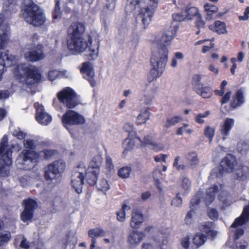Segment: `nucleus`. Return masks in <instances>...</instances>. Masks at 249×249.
<instances>
[{
    "label": "nucleus",
    "mask_w": 249,
    "mask_h": 249,
    "mask_svg": "<svg viewBox=\"0 0 249 249\" xmlns=\"http://www.w3.org/2000/svg\"><path fill=\"white\" fill-rule=\"evenodd\" d=\"M67 45L68 49L74 53L85 52L89 60H94L99 55L100 42L98 40L92 41L90 36L88 41L82 36L68 38Z\"/></svg>",
    "instance_id": "nucleus-1"
},
{
    "label": "nucleus",
    "mask_w": 249,
    "mask_h": 249,
    "mask_svg": "<svg viewBox=\"0 0 249 249\" xmlns=\"http://www.w3.org/2000/svg\"><path fill=\"white\" fill-rule=\"evenodd\" d=\"M55 153V151L50 149H44L39 153L23 150L18 156L16 164L20 169L30 170L34 167L39 159H49Z\"/></svg>",
    "instance_id": "nucleus-2"
},
{
    "label": "nucleus",
    "mask_w": 249,
    "mask_h": 249,
    "mask_svg": "<svg viewBox=\"0 0 249 249\" xmlns=\"http://www.w3.org/2000/svg\"><path fill=\"white\" fill-rule=\"evenodd\" d=\"M13 73L15 78L26 86L34 85L41 79V74L38 68L28 64L18 65L14 68Z\"/></svg>",
    "instance_id": "nucleus-3"
},
{
    "label": "nucleus",
    "mask_w": 249,
    "mask_h": 249,
    "mask_svg": "<svg viewBox=\"0 0 249 249\" xmlns=\"http://www.w3.org/2000/svg\"><path fill=\"white\" fill-rule=\"evenodd\" d=\"M249 214V205L244 207L240 216L235 220L230 227V234L234 239V242L231 245L232 249H246L248 246V243L243 240H240L239 238L244 233L241 226L248 221Z\"/></svg>",
    "instance_id": "nucleus-4"
},
{
    "label": "nucleus",
    "mask_w": 249,
    "mask_h": 249,
    "mask_svg": "<svg viewBox=\"0 0 249 249\" xmlns=\"http://www.w3.org/2000/svg\"><path fill=\"white\" fill-rule=\"evenodd\" d=\"M168 54V50L165 47L158 52H153L150 62L152 69L147 76L149 82H152L161 75L167 62Z\"/></svg>",
    "instance_id": "nucleus-5"
},
{
    "label": "nucleus",
    "mask_w": 249,
    "mask_h": 249,
    "mask_svg": "<svg viewBox=\"0 0 249 249\" xmlns=\"http://www.w3.org/2000/svg\"><path fill=\"white\" fill-rule=\"evenodd\" d=\"M23 17L29 24L40 26L45 21L43 11L32 0H24Z\"/></svg>",
    "instance_id": "nucleus-6"
},
{
    "label": "nucleus",
    "mask_w": 249,
    "mask_h": 249,
    "mask_svg": "<svg viewBox=\"0 0 249 249\" xmlns=\"http://www.w3.org/2000/svg\"><path fill=\"white\" fill-rule=\"evenodd\" d=\"M66 168V163L62 160L49 164L45 168V178L50 187L57 185L61 180L62 174Z\"/></svg>",
    "instance_id": "nucleus-7"
},
{
    "label": "nucleus",
    "mask_w": 249,
    "mask_h": 249,
    "mask_svg": "<svg viewBox=\"0 0 249 249\" xmlns=\"http://www.w3.org/2000/svg\"><path fill=\"white\" fill-rule=\"evenodd\" d=\"M12 152L8 145V137L4 135L0 142V174L7 176L9 166L12 163Z\"/></svg>",
    "instance_id": "nucleus-8"
},
{
    "label": "nucleus",
    "mask_w": 249,
    "mask_h": 249,
    "mask_svg": "<svg viewBox=\"0 0 249 249\" xmlns=\"http://www.w3.org/2000/svg\"><path fill=\"white\" fill-rule=\"evenodd\" d=\"M60 102L68 108H73L81 103L80 96L71 88L66 87L57 93Z\"/></svg>",
    "instance_id": "nucleus-9"
},
{
    "label": "nucleus",
    "mask_w": 249,
    "mask_h": 249,
    "mask_svg": "<svg viewBox=\"0 0 249 249\" xmlns=\"http://www.w3.org/2000/svg\"><path fill=\"white\" fill-rule=\"evenodd\" d=\"M84 177L87 179V169L84 163H81L73 169L71 177V185L78 194L82 191Z\"/></svg>",
    "instance_id": "nucleus-10"
},
{
    "label": "nucleus",
    "mask_w": 249,
    "mask_h": 249,
    "mask_svg": "<svg viewBox=\"0 0 249 249\" xmlns=\"http://www.w3.org/2000/svg\"><path fill=\"white\" fill-rule=\"evenodd\" d=\"M102 162V158L101 155L95 156L90 161L89 167L87 169V178L88 182L91 185L95 184L97 176L99 173V168Z\"/></svg>",
    "instance_id": "nucleus-11"
},
{
    "label": "nucleus",
    "mask_w": 249,
    "mask_h": 249,
    "mask_svg": "<svg viewBox=\"0 0 249 249\" xmlns=\"http://www.w3.org/2000/svg\"><path fill=\"white\" fill-rule=\"evenodd\" d=\"M168 237L162 233L155 236L149 243H144L142 249H167Z\"/></svg>",
    "instance_id": "nucleus-12"
},
{
    "label": "nucleus",
    "mask_w": 249,
    "mask_h": 249,
    "mask_svg": "<svg viewBox=\"0 0 249 249\" xmlns=\"http://www.w3.org/2000/svg\"><path fill=\"white\" fill-rule=\"evenodd\" d=\"M62 122L67 128L69 125L82 124L85 122L84 118L76 112L70 110L63 116Z\"/></svg>",
    "instance_id": "nucleus-13"
},
{
    "label": "nucleus",
    "mask_w": 249,
    "mask_h": 249,
    "mask_svg": "<svg viewBox=\"0 0 249 249\" xmlns=\"http://www.w3.org/2000/svg\"><path fill=\"white\" fill-rule=\"evenodd\" d=\"M43 48V45L41 44H38L36 46L32 45L24 54L25 59L29 61L36 62L43 59L44 55Z\"/></svg>",
    "instance_id": "nucleus-14"
},
{
    "label": "nucleus",
    "mask_w": 249,
    "mask_h": 249,
    "mask_svg": "<svg viewBox=\"0 0 249 249\" xmlns=\"http://www.w3.org/2000/svg\"><path fill=\"white\" fill-rule=\"evenodd\" d=\"M23 204L24 210L21 213V219L26 222L32 219L34 211L37 207V204L35 200L30 198L24 200Z\"/></svg>",
    "instance_id": "nucleus-15"
},
{
    "label": "nucleus",
    "mask_w": 249,
    "mask_h": 249,
    "mask_svg": "<svg viewBox=\"0 0 249 249\" xmlns=\"http://www.w3.org/2000/svg\"><path fill=\"white\" fill-rule=\"evenodd\" d=\"M157 7L158 4L156 2L149 0L147 7L141 10L140 15L144 26H147L150 23Z\"/></svg>",
    "instance_id": "nucleus-16"
},
{
    "label": "nucleus",
    "mask_w": 249,
    "mask_h": 249,
    "mask_svg": "<svg viewBox=\"0 0 249 249\" xmlns=\"http://www.w3.org/2000/svg\"><path fill=\"white\" fill-rule=\"evenodd\" d=\"M34 106L36 108V119L37 121L40 124L44 125H47L50 124L52 121V117L50 114L45 112L44 107L38 103H36Z\"/></svg>",
    "instance_id": "nucleus-17"
},
{
    "label": "nucleus",
    "mask_w": 249,
    "mask_h": 249,
    "mask_svg": "<svg viewBox=\"0 0 249 249\" xmlns=\"http://www.w3.org/2000/svg\"><path fill=\"white\" fill-rule=\"evenodd\" d=\"M145 237L144 232L142 231L133 230L128 234L127 242L128 246L134 248L140 245Z\"/></svg>",
    "instance_id": "nucleus-18"
},
{
    "label": "nucleus",
    "mask_w": 249,
    "mask_h": 249,
    "mask_svg": "<svg viewBox=\"0 0 249 249\" xmlns=\"http://www.w3.org/2000/svg\"><path fill=\"white\" fill-rule=\"evenodd\" d=\"M80 71L83 77L88 80L91 86L94 87L96 82L94 79V71L91 64L89 62L83 63Z\"/></svg>",
    "instance_id": "nucleus-19"
},
{
    "label": "nucleus",
    "mask_w": 249,
    "mask_h": 249,
    "mask_svg": "<svg viewBox=\"0 0 249 249\" xmlns=\"http://www.w3.org/2000/svg\"><path fill=\"white\" fill-rule=\"evenodd\" d=\"M235 121L232 118H227L219 127V133L223 141L226 140L230 135V132L234 125Z\"/></svg>",
    "instance_id": "nucleus-20"
},
{
    "label": "nucleus",
    "mask_w": 249,
    "mask_h": 249,
    "mask_svg": "<svg viewBox=\"0 0 249 249\" xmlns=\"http://www.w3.org/2000/svg\"><path fill=\"white\" fill-rule=\"evenodd\" d=\"M17 59L15 56H11L6 53L3 54L0 53V82L2 80V73L5 71V66H11L16 63Z\"/></svg>",
    "instance_id": "nucleus-21"
},
{
    "label": "nucleus",
    "mask_w": 249,
    "mask_h": 249,
    "mask_svg": "<svg viewBox=\"0 0 249 249\" xmlns=\"http://www.w3.org/2000/svg\"><path fill=\"white\" fill-rule=\"evenodd\" d=\"M236 164V160L232 155L228 154L220 162V170L223 172L231 173Z\"/></svg>",
    "instance_id": "nucleus-22"
},
{
    "label": "nucleus",
    "mask_w": 249,
    "mask_h": 249,
    "mask_svg": "<svg viewBox=\"0 0 249 249\" xmlns=\"http://www.w3.org/2000/svg\"><path fill=\"white\" fill-rule=\"evenodd\" d=\"M130 226L134 229H138L142 225L144 221V216L141 211L134 210L131 215Z\"/></svg>",
    "instance_id": "nucleus-23"
},
{
    "label": "nucleus",
    "mask_w": 249,
    "mask_h": 249,
    "mask_svg": "<svg viewBox=\"0 0 249 249\" xmlns=\"http://www.w3.org/2000/svg\"><path fill=\"white\" fill-rule=\"evenodd\" d=\"M85 31L84 25L80 22H74L68 30V38L81 37Z\"/></svg>",
    "instance_id": "nucleus-24"
},
{
    "label": "nucleus",
    "mask_w": 249,
    "mask_h": 249,
    "mask_svg": "<svg viewBox=\"0 0 249 249\" xmlns=\"http://www.w3.org/2000/svg\"><path fill=\"white\" fill-rule=\"evenodd\" d=\"M140 141L142 145H149L150 149L156 151H161L163 149L164 145L162 143L157 142L154 141L150 136L145 137L143 140L139 137L136 138Z\"/></svg>",
    "instance_id": "nucleus-25"
},
{
    "label": "nucleus",
    "mask_w": 249,
    "mask_h": 249,
    "mask_svg": "<svg viewBox=\"0 0 249 249\" xmlns=\"http://www.w3.org/2000/svg\"><path fill=\"white\" fill-rule=\"evenodd\" d=\"M213 223L211 222H203L199 226V230L207 234L208 237L214 238L217 235V232L213 230Z\"/></svg>",
    "instance_id": "nucleus-26"
},
{
    "label": "nucleus",
    "mask_w": 249,
    "mask_h": 249,
    "mask_svg": "<svg viewBox=\"0 0 249 249\" xmlns=\"http://www.w3.org/2000/svg\"><path fill=\"white\" fill-rule=\"evenodd\" d=\"M199 201L196 197H194L191 201L190 211L186 214L185 217V222L187 224L192 223L196 215V212L194 209L195 205H197Z\"/></svg>",
    "instance_id": "nucleus-27"
},
{
    "label": "nucleus",
    "mask_w": 249,
    "mask_h": 249,
    "mask_svg": "<svg viewBox=\"0 0 249 249\" xmlns=\"http://www.w3.org/2000/svg\"><path fill=\"white\" fill-rule=\"evenodd\" d=\"M9 39V26H5V31H3V33H0V50L3 49L6 47L8 41ZM0 53L3 54V55H4L5 53L11 55L13 56L12 54L8 53L7 52H1L0 51Z\"/></svg>",
    "instance_id": "nucleus-28"
},
{
    "label": "nucleus",
    "mask_w": 249,
    "mask_h": 249,
    "mask_svg": "<svg viewBox=\"0 0 249 249\" xmlns=\"http://www.w3.org/2000/svg\"><path fill=\"white\" fill-rule=\"evenodd\" d=\"M218 190L217 186H213L207 190L204 197V202L206 205H209L213 202L215 198V193L217 192Z\"/></svg>",
    "instance_id": "nucleus-29"
},
{
    "label": "nucleus",
    "mask_w": 249,
    "mask_h": 249,
    "mask_svg": "<svg viewBox=\"0 0 249 249\" xmlns=\"http://www.w3.org/2000/svg\"><path fill=\"white\" fill-rule=\"evenodd\" d=\"M244 102L243 92L241 90H238L233 97L231 107L233 108H236L242 104Z\"/></svg>",
    "instance_id": "nucleus-30"
},
{
    "label": "nucleus",
    "mask_w": 249,
    "mask_h": 249,
    "mask_svg": "<svg viewBox=\"0 0 249 249\" xmlns=\"http://www.w3.org/2000/svg\"><path fill=\"white\" fill-rule=\"evenodd\" d=\"M244 102L243 92L241 90H238L233 97L231 107L233 108H236L242 104Z\"/></svg>",
    "instance_id": "nucleus-31"
},
{
    "label": "nucleus",
    "mask_w": 249,
    "mask_h": 249,
    "mask_svg": "<svg viewBox=\"0 0 249 249\" xmlns=\"http://www.w3.org/2000/svg\"><path fill=\"white\" fill-rule=\"evenodd\" d=\"M88 235L91 239H96V238L107 236V231L101 228H96L90 229L88 231Z\"/></svg>",
    "instance_id": "nucleus-32"
},
{
    "label": "nucleus",
    "mask_w": 249,
    "mask_h": 249,
    "mask_svg": "<svg viewBox=\"0 0 249 249\" xmlns=\"http://www.w3.org/2000/svg\"><path fill=\"white\" fill-rule=\"evenodd\" d=\"M185 15L186 17V20H191L194 17L196 18L200 15L198 9L195 7L187 6L185 10Z\"/></svg>",
    "instance_id": "nucleus-33"
},
{
    "label": "nucleus",
    "mask_w": 249,
    "mask_h": 249,
    "mask_svg": "<svg viewBox=\"0 0 249 249\" xmlns=\"http://www.w3.org/2000/svg\"><path fill=\"white\" fill-rule=\"evenodd\" d=\"M150 116V113L148 108L142 110L137 118L136 123L138 124H145L149 119Z\"/></svg>",
    "instance_id": "nucleus-34"
},
{
    "label": "nucleus",
    "mask_w": 249,
    "mask_h": 249,
    "mask_svg": "<svg viewBox=\"0 0 249 249\" xmlns=\"http://www.w3.org/2000/svg\"><path fill=\"white\" fill-rule=\"evenodd\" d=\"M130 206L124 203L122 208L116 212V218L119 222H124L125 220V212L130 210Z\"/></svg>",
    "instance_id": "nucleus-35"
},
{
    "label": "nucleus",
    "mask_w": 249,
    "mask_h": 249,
    "mask_svg": "<svg viewBox=\"0 0 249 249\" xmlns=\"http://www.w3.org/2000/svg\"><path fill=\"white\" fill-rule=\"evenodd\" d=\"M209 29L219 34H224L227 32L225 24L220 21H215L213 25L209 26Z\"/></svg>",
    "instance_id": "nucleus-36"
},
{
    "label": "nucleus",
    "mask_w": 249,
    "mask_h": 249,
    "mask_svg": "<svg viewBox=\"0 0 249 249\" xmlns=\"http://www.w3.org/2000/svg\"><path fill=\"white\" fill-rule=\"evenodd\" d=\"M173 38V37L164 32L160 40V46L158 50L156 52L159 51L161 48L164 47L168 49L167 46L170 45ZM167 50L168 51V50Z\"/></svg>",
    "instance_id": "nucleus-37"
},
{
    "label": "nucleus",
    "mask_w": 249,
    "mask_h": 249,
    "mask_svg": "<svg viewBox=\"0 0 249 249\" xmlns=\"http://www.w3.org/2000/svg\"><path fill=\"white\" fill-rule=\"evenodd\" d=\"M191 181L188 178H183L180 183V193L183 195L188 194L191 190Z\"/></svg>",
    "instance_id": "nucleus-38"
},
{
    "label": "nucleus",
    "mask_w": 249,
    "mask_h": 249,
    "mask_svg": "<svg viewBox=\"0 0 249 249\" xmlns=\"http://www.w3.org/2000/svg\"><path fill=\"white\" fill-rule=\"evenodd\" d=\"M195 91L203 98H209L212 96V90L208 87L203 86Z\"/></svg>",
    "instance_id": "nucleus-39"
},
{
    "label": "nucleus",
    "mask_w": 249,
    "mask_h": 249,
    "mask_svg": "<svg viewBox=\"0 0 249 249\" xmlns=\"http://www.w3.org/2000/svg\"><path fill=\"white\" fill-rule=\"evenodd\" d=\"M194 244L197 247L203 245L207 240V237L202 233L197 232L193 239Z\"/></svg>",
    "instance_id": "nucleus-40"
},
{
    "label": "nucleus",
    "mask_w": 249,
    "mask_h": 249,
    "mask_svg": "<svg viewBox=\"0 0 249 249\" xmlns=\"http://www.w3.org/2000/svg\"><path fill=\"white\" fill-rule=\"evenodd\" d=\"M182 118L180 116H175L168 118L164 124V127L168 128L182 121Z\"/></svg>",
    "instance_id": "nucleus-41"
},
{
    "label": "nucleus",
    "mask_w": 249,
    "mask_h": 249,
    "mask_svg": "<svg viewBox=\"0 0 249 249\" xmlns=\"http://www.w3.org/2000/svg\"><path fill=\"white\" fill-rule=\"evenodd\" d=\"M236 174L238 179L246 180L249 178V168L248 167H244L239 170Z\"/></svg>",
    "instance_id": "nucleus-42"
},
{
    "label": "nucleus",
    "mask_w": 249,
    "mask_h": 249,
    "mask_svg": "<svg viewBox=\"0 0 249 249\" xmlns=\"http://www.w3.org/2000/svg\"><path fill=\"white\" fill-rule=\"evenodd\" d=\"M186 159L189 164L192 167L196 165L199 162L197 155L195 152L189 153L186 155Z\"/></svg>",
    "instance_id": "nucleus-43"
},
{
    "label": "nucleus",
    "mask_w": 249,
    "mask_h": 249,
    "mask_svg": "<svg viewBox=\"0 0 249 249\" xmlns=\"http://www.w3.org/2000/svg\"><path fill=\"white\" fill-rule=\"evenodd\" d=\"M142 4L141 0H127V3L126 6L127 12H131L134 10L138 5Z\"/></svg>",
    "instance_id": "nucleus-44"
},
{
    "label": "nucleus",
    "mask_w": 249,
    "mask_h": 249,
    "mask_svg": "<svg viewBox=\"0 0 249 249\" xmlns=\"http://www.w3.org/2000/svg\"><path fill=\"white\" fill-rule=\"evenodd\" d=\"M189 124H188L184 123L182 126L178 127L176 131V134L178 136H181L185 132L187 134H191L193 133V131L192 129L188 128Z\"/></svg>",
    "instance_id": "nucleus-45"
},
{
    "label": "nucleus",
    "mask_w": 249,
    "mask_h": 249,
    "mask_svg": "<svg viewBox=\"0 0 249 249\" xmlns=\"http://www.w3.org/2000/svg\"><path fill=\"white\" fill-rule=\"evenodd\" d=\"M195 24V26L198 29V30L196 32V34L198 35L200 32V30L205 27V23L203 20L201 14L198 15V17L196 18Z\"/></svg>",
    "instance_id": "nucleus-46"
},
{
    "label": "nucleus",
    "mask_w": 249,
    "mask_h": 249,
    "mask_svg": "<svg viewBox=\"0 0 249 249\" xmlns=\"http://www.w3.org/2000/svg\"><path fill=\"white\" fill-rule=\"evenodd\" d=\"M201 75L200 74L195 75L192 79V84L194 90L203 86V84L201 82Z\"/></svg>",
    "instance_id": "nucleus-47"
},
{
    "label": "nucleus",
    "mask_w": 249,
    "mask_h": 249,
    "mask_svg": "<svg viewBox=\"0 0 249 249\" xmlns=\"http://www.w3.org/2000/svg\"><path fill=\"white\" fill-rule=\"evenodd\" d=\"M131 171V168L130 167H123L119 169L118 175L122 178H126L129 177Z\"/></svg>",
    "instance_id": "nucleus-48"
},
{
    "label": "nucleus",
    "mask_w": 249,
    "mask_h": 249,
    "mask_svg": "<svg viewBox=\"0 0 249 249\" xmlns=\"http://www.w3.org/2000/svg\"><path fill=\"white\" fill-rule=\"evenodd\" d=\"M11 238L10 232L4 231L0 233V247L7 243Z\"/></svg>",
    "instance_id": "nucleus-49"
},
{
    "label": "nucleus",
    "mask_w": 249,
    "mask_h": 249,
    "mask_svg": "<svg viewBox=\"0 0 249 249\" xmlns=\"http://www.w3.org/2000/svg\"><path fill=\"white\" fill-rule=\"evenodd\" d=\"M24 146L26 148L25 150L32 151L36 146L35 141L30 138H26L24 139L23 142Z\"/></svg>",
    "instance_id": "nucleus-50"
},
{
    "label": "nucleus",
    "mask_w": 249,
    "mask_h": 249,
    "mask_svg": "<svg viewBox=\"0 0 249 249\" xmlns=\"http://www.w3.org/2000/svg\"><path fill=\"white\" fill-rule=\"evenodd\" d=\"M178 29V25L177 23H172L169 28L164 32L170 35L171 36L174 37L176 36L177 31Z\"/></svg>",
    "instance_id": "nucleus-51"
},
{
    "label": "nucleus",
    "mask_w": 249,
    "mask_h": 249,
    "mask_svg": "<svg viewBox=\"0 0 249 249\" xmlns=\"http://www.w3.org/2000/svg\"><path fill=\"white\" fill-rule=\"evenodd\" d=\"M135 143V139L126 138L123 142V146L125 150H130L134 148Z\"/></svg>",
    "instance_id": "nucleus-52"
},
{
    "label": "nucleus",
    "mask_w": 249,
    "mask_h": 249,
    "mask_svg": "<svg viewBox=\"0 0 249 249\" xmlns=\"http://www.w3.org/2000/svg\"><path fill=\"white\" fill-rule=\"evenodd\" d=\"M97 187L99 190L105 193L110 188L107 180L105 179H101L100 180L97 185Z\"/></svg>",
    "instance_id": "nucleus-53"
},
{
    "label": "nucleus",
    "mask_w": 249,
    "mask_h": 249,
    "mask_svg": "<svg viewBox=\"0 0 249 249\" xmlns=\"http://www.w3.org/2000/svg\"><path fill=\"white\" fill-rule=\"evenodd\" d=\"M215 131L214 128L210 126H207L204 130L205 136L209 139V142L211 143L214 136Z\"/></svg>",
    "instance_id": "nucleus-54"
},
{
    "label": "nucleus",
    "mask_w": 249,
    "mask_h": 249,
    "mask_svg": "<svg viewBox=\"0 0 249 249\" xmlns=\"http://www.w3.org/2000/svg\"><path fill=\"white\" fill-rule=\"evenodd\" d=\"M3 9L5 11H13L15 7L14 2L15 0H3Z\"/></svg>",
    "instance_id": "nucleus-55"
},
{
    "label": "nucleus",
    "mask_w": 249,
    "mask_h": 249,
    "mask_svg": "<svg viewBox=\"0 0 249 249\" xmlns=\"http://www.w3.org/2000/svg\"><path fill=\"white\" fill-rule=\"evenodd\" d=\"M211 112L210 111H206L204 113L197 114L195 117V121L198 124H203L204 123V118L207 117Z\"/></svg>",
    "instance_id": "nucleus-56"
},
{
    "label": "nucleus",
    "mask_w": 249,
    "mask_h": 249,
    "mask_svg": "<svg viewBox=\"0 0 249 249\" xmlns=\"http://www.w3.org/2000/svg\"><path fill=\"white\" fill-rule=\"evenodd\" d=\"M60 0H55V4L54 11L53 13V17L54 19H56L59 18L61 16V10L59 5Z\"/></svg>",
    "instance_id": "nucleus-57"
},
{
    "label": "nucleus",
    "mask_w": 249,
    "mask_h": 249,
    "mask_svg": "<svg viewBox=\"0 0 249 249\" xmlns=\"http://www.w3.org/2000/svg\"><path fill=\"white\" fill-rule=\"evenodd\" d=\"M77 238L74 236H69L66 242V246L69 247L70 249H74L77 244Z\"/></svg>",
    "instance_id": "nucleus-58"
},
{
    "label": "nucleus",
    "mask_w": 249,
    "mask_h": 249,
    "mask_svg": "<svg viewBox=\"0 0 249 249\" xmlns=\"http://www.w3.org/2000/svg\"><path fill=\"white\" fill-rule=\"evenodd\" d=\"M180 160L179 156H177L174 161L173 166L177 170L179 171L181 170H184L185 169V166L183 164L179 163V161Z\"/></svg>",
    "instance_id": "nucleus-59"
},
{
    "label": "nucleus",
    "mask_w": 249,
    "mask_h": 249,
    "mask_svg": "<svg viewBox=\"0 0 249 249\" xmlns=\"http://www.w3.org/2000/svg\"><path fill=\"white\" fill-rule=\"evenodd\" d=\"M180 244L184 249H188L190 244V237L186 235L180 239Z\"/></svg>",
    "instance_id": "nucleus-60"
},
{
    "label": "nucleus",
    "mask_w": 249,
    "mask_h": 249,
    "mask_svg": "<svg viewBox=\"0 0 249 249\" xmlns=\"http://www.w3.org/2000/svg\"><path fill=\"white\" fill-rule=\"evenodd\" d=\"M204 8L206 11L208 12V14L211 15L217 12L218 11L217 7L211 4L207 3L204 5Z\"/></svg>",
    "instance_id": "nucleus-61"
},
{
    "label": "nucleus",
    "mask_w": 249,
    "mask_h": 249,
    "mask_svg": "<svg viewBox=\"0 0 249 249\" xmlns=\"http://www.w3.org/2000/svg\"><path fill=\"white\" fill-rule=\"evenodd\" d=\"M172 17L173 20L177 22H181L182 21L186 20V17H185V15L183 14L181 12L173 14Z\"/></svg>",
    "instance_id": "nucleus-62"
},
{
    "label": "nucleus",
    "mask_w": 249,
    "mask_h": 249,
    "mask_svg": "<svg viewBox=\"0 0 249 249\" xmlns=\"http://www.w3.org/2000/svg\"><path fill=\"white\" fill-rule=\"evenodd\" d=\"M13 135L16 137L19 140L24 139L26 136V133L21 130L19 128L15 129L12 132Z\"/></svg>",
    "instance_id": "nucleus-63"
},
{
    "label": "nucleus",
    "mask_w": 249,
    "mask_h": 249,
    "mask_svg": "<svg viewBox=\"0 0 249 249\" xmlns=\"http://www.w3.org/2000/svg\"><path fill=\"white\" fill-rule=\"evenodd\" d=\"M48 78L52 81L60 78V71L56 70L50 71L48 73Z\"/></svg>",
    "instance_id": "nucleus-64"
}]
</instances>
